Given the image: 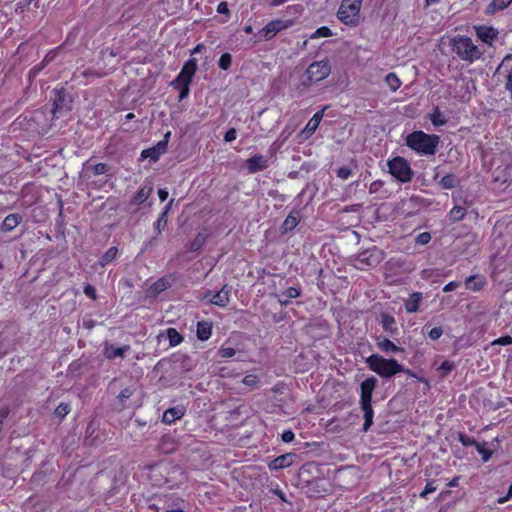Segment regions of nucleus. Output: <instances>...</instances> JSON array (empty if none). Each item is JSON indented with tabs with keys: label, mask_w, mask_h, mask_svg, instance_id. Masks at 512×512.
Instances as JSON below:
<instances>
[{
	"label": "nucleus",
	"mask_w": 512,
	"mask_h": 512,
	"mask_svg": "<svg viewBox=\"0 0 512 512\" xmlns=\"http://www.w3.org/2000/svg\"><path fill=\"white\" fill-rule=\"evenodd\" d=\"M387 264L401 268L404 265V261L401 259H391Z\"/></svg>",
	"instance_id": "nucleus-63"
},
{
	"label": "nucleus",
	"mask_w": 512,
	"mask_h": 512,
	"mask_svg": "<svg viewBox=\"0 0 512 512\" xmlns=\"http://www.w3.org/2000/svg\"><path fill=\"white\" fill-rule=\"evenodd\" d=\"M362 0H342L337 16L348 26L358 25Z\"/></svg>",
	"instance_id": "nucleus-3"
},
{
	"label": "nucleus",
	"mask_w": 512,
	"mask_h": 512,
	"mask_svg": "<svg viewBox=\"0 0 512 512\" xmlns=\"http://www.w3.org/2000/svg\"><path fill=\"white\" fill-rule=\"evenodd\" d=\"M466 215V209L462 206H455L449 212V218L453 222H458Z\"/></svg>",
	"instance_id": "nucleus-32"
},
{
	"label": "nucleus",
	"mask_w": 512,
	"mask_h": 512,
	"mask_svg": "<svg viewBox=\"0 0 512 512\" xmlns=\"http://www.w3.org/2000/svg\"><path fill=\"white\" fill-rule=\"evenodd\" d=\"M381 323H382V327L383 329L390 333V334H396L397 333V327H396V322H395V319L392 315H389V314H382L381 315Z\"/></svg>",
	"instance_id": "nucleus-21"
},
{
	"label": "nucleus",
	"mask_w": 512,
	"mask_h": 512,
	"mask_svg": "<svg viewBox=\"0 0 512 512\" xmlns=\"http://www.w3.org/2000/svg\"><path fill=\"white\" fill-rule=\"evenodd\" d=\"M207 235L200 232L196 235L193 241L190 243L189 251L195 252L198 251L206 242Z\"/></svg>",
	"instance_id": "nucleus-30"
},
{
	"label": "nucleus",
	"mask_w": 512,
	"mask_h": 512,
	"mask_svg": "<svg viewBox=\"0 0 512 512\" xmlns=\"http://www.w3.org/2000/svg\"><path fill=\"white\" fill-rule=\"evenodd\" d=\"M246 167L250 173H256L268 167V160L262 155H255L246 160Z\"/></svg>",
	"instance_id": "nucleus-12"
},
{
	"label": "nucleus",
	"mask_w": 512,
	"mask_h": 512,
	"mask_svg": "<svg viewBox=\"0 0 512 512\" xmlns=\"http://www.w3.org/2000/svg\"><path fill=\"white\" fill-rule=\"evenodd\" d=\"M55 55H56V53H55V52H53V51H52V52H49V53L45 56V58H44V60L42 61V63H41L39 66H35V67H33V69L31 70V72H32V73H34V74H36V73H38L39 71H41V70L45 67V65H46L47 63H49L50 61H52V60L54 59Z\"/></svg>",
	"instance_id": "nucleus-41"
},
{
	"label": "nucleus",
	"mask_w": 512,
	"mask_h": 512,
	"mask_svg": "<svg viewBox=\"0 0 512 512\" xmlns=\"http://www.w3.org/2000/svg\"><path fill=\"white\" fill-rule=\"evenodd\" d=\"M154 288L156 292L164 291L167 288V281L165 279H160L154 284Z\"/></svg>",
	"instance_id": "nucleus-58"
},
{
	"label": "nucleus",
	"mask_w": 512,
	"mask_h": 512,
	"mask_svg": "<svg viewBox=\"0 0 512 512\" xmlns=\"http://www.w3.org/2000/svg\"><path fill=\"white\" fill-rule=\"evenodd\" d=\"M333 33L332 31L326 27V26H322L320 28H318L312 35H311V39H315V38H320V37H330L332 36Z\"/></svg>",
	"instance_id": "nucleus-39"
},
{
	"label": "nucleus",
	"mask_w": 512,
	"mask_h": 512,
	"mask_svg": "<svg viewBox=\"0 0 512 512\" xmlns=\"http://www.w3.org/2000/svg\"><path fill=\"white\" fill-rule=\"evenodd\" d=\"M368 367L383 378L403 372L404 367L395 359H386L378 354H373L366 359Z\"/></svg>",
	"instance_id": "nucleus-2"
},
{
	"label": "nucleus",
	"mask_w": 512,
	"mask_h": 512,
	"mask_svg": "<svg viewBox=\"0 0 512 512\" xmlns=\"http://www.w3.org/2000/svg\"><path fill=\"white\" fill-rule=\"evenodd\" d=\"M477 36L485 43L492 44L498 37V30L493 27L479 26L476 27Z\"/></svg>",
	"instance_id": "nucleus-15"
},
{
	"label": "nucleus",
	"mask_w": 512,
	"mask_h": 512,
	"mask_svg": "<svg viewBox=\"0 0 512 512\" xmlns=\"http://www.w3.org/2000/svg\"><path fill=\"white\" fill-rule=\"evenodd\" d=\"M277 298H278V301L279 303L283 306H286L288 305V303L290 302V299L289 298H286L285 296H281V292L279 294L276 295Z\"/></svg>",
	"instance_id": "nucleus-64"
},
{
	"label": "nucleus",
	"mask_w": 512,
	"mask_h": 512,
	"mask_svg": "<svg viewBox=\"0 0 512 512\" xmlns=\"http://www.w3.org/2000/svg\"><path fill=\"white\" fill-rule=\"evenodd\" d=\"M384 256L385 253L383 250L373 246L358 254L356 266L358 268H363L362 266L375 267L383 261Z\"/></svg>",
	"instance_id": "nucleus-6"
},
{
	"label": "nucleus",
	"mask_w": 512,
	"mask_h": 512,
	"mask_svg": "<svg viewBox=\"0 0 512 512\" xmlns=\"http://www.w3.org/2000/svg\"><path fill=\"white\" fill-rule=\"evenodd\" d=\"M301 219L300 212L297 210H293L283 221L281 226L282 234H287L295 229V227L299 224Z\"/></svg>",
	"instance_id": "nucleus-14"
},
{
	"label": "nucleus",
	"mask_w": 512,
	"mask_h": 512,
	"mask_svg": "<svg viewBox=\"0 0 512 512\" xmlns=\"http://www.w3.org/2000/svg\"><path fill=\"white\" fill-rule=\"evenodd\" d=\"M406 143L419 153L433 155L439 143V136L428 135L423 131H415L407 136Z\"/></svg>",
	"instance_id": "nucleus-1"
},
{
	"label": "nucleus",
	"mask_w": 512,
	"mask_h": 512,
	"mask_svg": "<svg viewBox=\"0 0 512 512\" xmlns=\"http://www.w3.org/2000/svg\"><path fill=\"white\" fill-rule=\"evenodd\" d=\"M385 82L392 91H396L401 85V81L394 73H389L385 78Z\"/></svg>",
	"instance_id": "nucleus-37"
},
{
	"label": "nucleus",
	"mask_w": 512,
	"mask_h": 512,
	"mask_svg": "<svg viewBox=\"0 0 512 512\" xmlns=\"http://www.w3.org/2000/svg\"><path fill=\"white\" fill-rule=\"evenodd\" d=\"M243 384H245L246 386H249V387H254L257 385V383L259 382V379L256 375H253V374H249V375H246L243 380H242Z\"/></svg>",
	"instance_id": "nucleus-46"
},
{
	"label": "nucleus",
	"mask_w": 512,
	"mask_h": 512,
	"mask_svg": "<svg viewBox=\"0 0 512 512\" xmlns=\"http://www.w3.org/2000/svg\"><path fill=\"white\" fill-rule=\"evenodd\" d=\"M442 334H443V330L441 327H434L430 330L429 337L432 340H437L442 336Z\"/></svg>",
	"instance_id": "nucleus-56"
},
{
	"label": "nucleus",
	"mask_w": 512,
	"mask_h": 512,
	"mask_svg": "<svg viewBox=\"0 0 512 512\" xmlns=\"http://www.w3.org/2000/svg\"><path fill=\"white\" fill-rule=\"evenodd\" d=\"M160 155V152L154 146L143 150L141 153L142 158H149L153 162H156L159 159Z\"/></svg>",
	"instance_id": "nucleus-36"
},
{
	"label": "nucleus",
	"mask_w": 512,
	"mask_h": 512,
	"mask_svg": "<svg viewBox=\"0 0 512 512\" xmlns=\"http://www.w3.org/2000/svg\"><path fill=\"white\" fill-rule=\"evenodd\" d=\"M331 72V67L329 65L328 60H321L313 62L309 65L306 70V76L308 81L311 82H319L329 76Z\"/></svg>",
	"instance_id": "nucleus-7"
},
{
	"label": "nucleus",
	"mask_w": 512,
	"mask_h": 512,
	"mask_svg": "<svg viewBox=\"0 0 512 512\" xmlns=\"http://www.w3.org/2000/svg\"><path fill=\"white\" fill-rule=\"evenodd\" d=\"M84 293L92 299L96 298V289L92 285H86L84 287Z\"/></svg>",
	"instance_id": "nucleus-60"
},
{
	"label": "nucleus",
	"mask_w": 512,
	"mask_h": 512,
	"mask_svg": "<svg viewBox=\"0 0 512 512\" xmlns=\"http://www.w3.org/2000/svg\"><path fill=\"white\" fill-rule=\"evenodd\" d=\"M422 300V294L420 292H415L410 295L409 299L405 302V309L409 313L417 312L419 309V303Z\"/></svg>",
	"instance_id": "nucleus-20"
},
{
	"label": "nucleus",
	"mask_w": 512,
	"mask_h": 512,
	"mask_svg": "<svg viewBox=\"0 0 512 512\" xmlns=\"http://www.w3.org/2000/svg\"><path fill=\"white\" fill-rule=\"evenodd\" d=\"M211 336V325L207 322H198L197 324V337L204 341Z\"/></svg>",
	"instance_id": "nucleus-26"
},
{
	"label": "nucleus",
	"mask_w": 512,
	"mask_h": 512,
	"mask_svg": "<svg viewBox=\"0 0 512 512\" xmlns=\"http://www.w3.org/2000/svg\"><path fill=\"white\" fill-rule=\"evenodd\" d=\"M150 192H151V188H142L140 189L134 196L133 198V203L139 205V204H142L143 202H145L149 195H150Z\"/></svg>",
	"instance_id": "nucleus-33"
},
{
	"label": "nucleus",
	"mask_w": 512,
	"mask_h": 512,
	"mask_svg": "<svg viewBox=\"0 0 512 512\" xmlns=\"http://www.w3.org/2000/svg\"><path fill=\"white\" fill-rule=\"evenodd\" d=\"M189 85L186 83H179L178 85H173L174 88L179 89V101L185 99L189 94Z\"/></svg>",
	"instance_id": "nucleus-44"
},
{
	"label": "nucleus",
	"mask_w": 512,
	"mask_h": 512,
	"mask_svg": "<svg viewBox=\"0 0 512 512\" xmlns=\"http://www.w3.org/2000/svg\"><path fill=\"white\" fill-rule=\"evenodd\" d=\"M109 166L106 163H98L92 167L94 175H101L108 172Z\"/></svg>",
	"instance_id": "nucleus-47"
},
{
	"label": "nucleus",
	"mask_w": 512,
	"mask_h": 512,
	"mask_svg": "<svg viewBox=\"0 0 512 512\" xmlns=\"http://www.w3.org/2000/svg\"><path fill=\"white\" fill-rule=\"evenodd\" d=\"M431 121L436 126H442L447 122L438 108H436L434 113L432 114Z\"/></svg>",
	"instance_id": "nucleus-43"
},
{
	"label": "nucleus",
	"mask_w": 512,
	"mask_h": 512,
	"mask_svg": "<svg viewBox=\"0 0 512 512\" xmlns=\"http://www.w3.org/2000/svg\"><path fill=\"white\" fill-rule=\"evenodd\" d=\"M512 0H492L487 7V13H495L496 11L505 9Z\"/></svg>",
	"instance_id": "nucleus-29"
},
{
	"label": "nucleus",
	"mask_w": 512,
	"mask_h": 512,
	"mask_svg": "<svg viewBox=\"0 0 512 512\" xmlns=\"http://www.w3.org/2000/svg\"><path fill=\"white\" fill-rule=\"evenodd\" d=\"M431 235L428 232H422L416 237V243L420 245H426L430 242Z\"/></svg>",
	"instance_id": "nucleus-50"
},
{
	"label": "nucleus",
	"mask_w": 512,
	"mask_h": 512,
	"mask_svg": "<svg viewBox=\"0 0 512 512\" xmlns=\"http://www.w3.org/2000/svg\"><path fill=\"white\" fill-rule=\"evenodd\" d=\"M294 437H295V435H294V433H293L291 430H286V431H284V432L282 433V436H281L282 440H283L285 443H289V442L293 441V440H294Z\"/></svg>",
	"instance_id": "nucleus-59"
},
{
	"label": "nucleus",
	"mask_w": 512,
	"mask_h": 512,
	"mask_svg": "<svg viewBox=\"0 0 512 512\" xmlns=\"http://www.w3.org/2000/svg\"><path fill=\"white\" fill-rule=\"evenodd\" d=\"M377 385V379L370 377L364 380L361 385V400L360 405H368L372 402V394Z\"/></svg>",
	"instance_id": "nucleus-10"
},
{
	"label": "nucleus",
	"mask_w": 512,
	"mask_h": 512,
	"mask_svg": "<svg viewBox=\"0 0 512 512\" xmlns=\"http://www.w3.org/2000/svg\"><path fill=\"white\" fill-rule=\"evenodd\" d=\"M167 336L169 338V342H170L171 346H176V345L180 344L183 340L182 336L174 328H169L167 330Z\"/></svg>",
	"instance_id": "nucleus-35"
},
{
	"label": "nucleus",
	"mask_w": 512,
	"mask_h": 512,
	"mask_svg": "<svg viewBox=\"0 0 512 512\" xmlns=\"http://www.w3.org/2000/svg\"><path fill=\"white\" fill-rule=\"evenodd\" d=\"M236 136H237L236 129H235V128H230V129L226 132V134H225V136H224V140H225L226 142H231V141H233V140H235V139H236Z\"/></svg>",
	"instance_id": "nucleus-57"
},
{
	"label": "nucleus",
	"mask_w": 512,
	"mask_h": 512,
	"mask_svg": "<svg viewBox=\"0 0 512 512\" xmlns=\"http://www.w3.org/2000/svg\"><path fill=\"white\" fill-rule=\"evenodd\" d=\"M377 347L384 353H397V352H403L404 349L396 346L392 341H390L388 338L385 337H377Z\"/></svg>",
	"instance_id": "nucleus-17"
},
{
	"label": "nucleus",
	"mask_w": 512,
	"mask_h": 512,
	"mask_svg": "<svg viewBox=\"0 0 512 512\" xmlns=\"http://www.w3.org/2000/svg\"><path fill=\"white\" fill-rule=\"evenodd\" d=\"M231 290L232 288L229 285H224L217 293H212L211 291L206 292L203 299L208 303L225 307L230 301Z\"/></svg>",
	"instance_id": "nucleus-8"
},
{
	"label": "nucleus",
	"mask_w": 512,
	"mask_h": 512,
	"mask_svg": "<svg viewBox=\"0 0 512 512\" xmlns=\"http://www.w3.org/2000/svg\"><path fill=\"white\" fill-rule=\"evenodd\" d=\"M232 64V56L230 53H224L221 55L218 61V65L222 70H228Z\"/></svg>",
	"instance_id": "nucleus-38"
},
{
	"label": "nucleus",
	"mask_w": 512,
	"mask_h": 512,
	"mask_svg": "<svg viewBox=\"0 0 512 512\" xmlns=\"http://www.w3.org/2000/svg\"><path fill=\"white\" fill-rule=\"evenodd\" d=\"M118 249L116 247L109 248L101 257L99 264L101 267H104L106 264L110 263L117 256Z\"/></svg>",
	"instance_id": "nucleus-31"
},
{
	"label": "nucleus",
	"mask_w": 512,
	"mask_h": 512,
	"mask_svg": "<svg viewBox=\"0 0 512 512\" xmlns=\"http://www.w3.org/2000/svg\"><path fill=\"white\" fill-rule=\"evenodd\" d=\"M12 348V342L6 331L0 332V357L5 355Z\"/></svg>",
	"instance_id": "nucleus-27"
},
{
	"label": "nucleus",
	"mask_w": 512,
	"mask_h": 512,
	"mask_svg": "<svg viewBox=\"0 0 512 512\" xmlns=\"http://www.w3.org/2000/svg\"><path fill=\"white\" fill-rule=\"evenodd\" d=\"M65 107H67L65 91H57L56 98L53 102L52 113L55 115L57 112L62 111Z\"/></svg>",
	"instance_id": "nucleus-23"
},
{
	"label": "nucleus",
	"mask_w": 512,
	"mask_h": 512,
	"mask_svg": "<svg viewBox=\"0 0 512 512\" xmlns=\"http://www.w3.org/2000/svg\"><path fill=\"white\" fill-rule=\"evenodd\" d=\"M458 286H459V284L457 282L452 281L444 286L443 291L450 292V291H453L454 289H456Z\"/></svg>",
	"instance_id": "nucleus-62"
},
{
	"label": "nucleus",
	"mask_w": 512,
	"mask_h": 512,
	"mask_svg": "<svg viewBox=\"0 0 512 512\" xmlns=\"http://www.w3.org/2000/svg\"><path fill=\"white\" fill-rule=\"evenodd\" d=\"M459 440L464 446H472V445L479 446L473 438H471L465 434H459Z\"/></svg>",
	"instance_id": "nucleus-54"
},
{
	"label": "nucleus",
	"mask_w": 512,
	"mask_h": 512,
	"mask_svg": "<svg viewBox=\"0 0 512 512\" xmlns=\"http://www.w3.org/2000/svg\"><path fill=\"white\" fill-rule=\"evenodd\" d=\"M281 296H285L286 298L292 299L300 296V291L296 287H289L286 290L281 292Z\"/></svg>",
	"instance_id": "nucleus-45"
},
{
	"label": "nucleus",
	"mask_w": 512,
	"mask_h": 512,
	"mask_svg": "<svg viewBox=\"0 0 512 512\" xmlns=\"http://www.w3.org/2000/svg\"><path fill=\"white\" fill-rule=\"evenodd\" d=\"M217 12L220 14H229L227 2H220L217 7Z\"/></svg>",
	"instance_id": "nucleus-61"
},
{
	"label": "nucleus",
	"mask_w": 512,
	"mask_h": 512,
	"mask_svg": "<svg viewBox=\"0 0 512 512\" xmlns=\"http://www.w3.org/2000/svg\"><path fill=\"white\" fill-rule=\"evenodd\" d=\"M197 70V62L195 59H189L182 67L181 72L172 81V85H178L179 83L190 84L192 78Z\"/></svg>",
	"instance_id": "nucleus-9"
},
{
	"label": "nucleus",
	"mask_w": 512,
	"mask_h": 512,
	"mask_svg": "<svg viewBox=\"0 0 512 512\" xmlns=\"http://www.w3.org/2000/svg\"><path fill=\"white\" fill-rule=\"evenodd\" d=\"M453 51L466 61H473L480 57L478 48L469 37L458 36L451 40Z\"/></svg>",
	"instance_id": "nucleus-4"
},
{
	"label": "nucleus",
	"mask_w": 512,
	"mask_h": 512,
	"mask_svg": "<svg viewBox=\"0 0 512 512\" xmlns=\"http://www.w3.org/2000/svg\"><path fill=\"white\" fill-rule=\"evenodd\" d=\"M454 368V363L449 361H444L439 367V371L441 372V376L445 377L452 369Z\"/></svg>",
	"instance_id": "nucleus-48"
},
{
	"label": "nucleus",
	"mask_w": 512,
	"mask_h": 512,
	"mask_svg": "<svg viewBox=\"0 0 512 512\" xmlns=\"http://www.w3.org/2000/svg\"><path fill=\"white\" fill-rule=\"evenodd\" d=\"M436 489H437V487L435 486V481H433V480H432V481H429V482L426 484V486H425L424 490L420 493V497L424 498V497H426L428 494L435 492V491H436Z\"/></svg>",
	"instance_id": "nucleus-49"
},
{
	"label": "nucleus",
	"mask_w": 512,
	"mask_h": 512,
	"mask_svg": "<svg viewBox=\"0 0 512 512\" xmlns=\"http://www.w3.org/2000/svg\"><path fill=\"white\" fill-rule=\"evenodd\" d=\"M133 395V390L129 387L124 388L118 395V399L121 403L129 399Z\"/></svg>",
	"instance_id": "nucleus-53"
},
{
	"label": "nucleus",
	"mask_w": 512,
	"mask_h": 512,
	"mask_svg": "<svg viewBox=\"0 0 512 512\" xmlns=\"http://www.w3.org/2000/svg\"><path fill=\"white\" fill-rule=\"evenodd\" d=\"M512 344V337L509 336V335H506V336H503V337H500L496 340H494L492 342V345H502V346H506V345H511Z\"/></svg>",
	"instance_id": "nucleus-52"
},
{
	"label": "nucleus",
	"mask_w": 512,
	"mask_h": 512,
	"mask_svg": "<svg viewBox=\"0 0 512 512\" xmlns=\"http://www.w3.org/2000/svg\"><path fill=\"white\" fill-rule=\"evenodd\" d=\"M389 172L399 181L406 183L412 178V170L409 163L402 157H395L388 162Z\"/></svg>",
	"instance_id": "nucleus-5"
},
{
	"label": "nucleus",
	"mask_w": 512,
	"mask_h": 512,
	"mask_svg": "<svg viewBox=\"0 0 512 512\" xmlns=\"http://www.w3.org/2000/svg\"><path fill=\"white\" fill-rule=\"evenodd\" d=\"M297 459V454L295 453H286L283 455H280L273 459L269 464L268 467L270 470H280L287 467H290L295 463Z\"/></svg>",
	"instance_id": "nucleus-11"
},
{
	"label": "nucleus",
	"mask_w": 512,
	"mask_h": 512,
	"mask_svg": "<svg viewBox=\"0 0 512 512\" xmlns=\"http://www.w3.org/2000/svg\"><path fill=\"white\" fill-rule=\"evenodd\" d=\"M173 201H174L173 199L170 200V202L166 206L165 210L161 213L160 217L157 220L156 228L158 230V233H161L162 230H164L167 226V222H168L167 214H168L169 209L171 208Z\"/></svg>",
	"instance_id": "nucleus-28"
},
{
	"label": "nucleus",
	"mask_w": 512,
	"mask_h": 512,
	"mask_svg": "<svg viewBox=\"0 0 512 512\" xmlns=\"http://www.w3.org/2000/svg\"><path fill=\"white\" fill-rule=\"evenodd\" d=\"M351 169L348 168V167H340L338 170H337V176L341 179H348L349 176L351 175Z\"/></svg>",
	"instance_id": "nucleus-55"
},
{
	"label": "nucleus",
	"mask_w": 512,
	"mask_h": 512,
	"mask_svg": "<svg viewBox=\"0 0 512 512\" xmlns=\"http://www.w3.org/2000/svg\"><path fill=\"white\" fill-rule=\"evenodd\" d=\"M70 412V407L67 403H60L55 409V416L63 419Z\"/></svg>",
	"instance_id": "nucleus-42"
},
{
	"label": "nucleus",
	"mask_w": 512,
	"mask_h": 512,
	"mask_svg": "<svg viewBox=\"0 0 512 512\" xmlns=\"http://www.w3.org/2000/svg\"><path fill=\"white\" fill-rule=\"evenodd\" d=\"M22 217L17 214H9L5 217V219L2 222V230L3 231H12L15 227H17L21 221Z\"/></svg>",
	"instance_id": "nucleus-19"
},
{
	"label": "nucleus",
	"mask_w": 512,
	"mask_h": 512,
	"mask_svg": "<svg viewBox=\"0 0 512 512\" xmlns=\"http://www.w3.org/2000/svg\"><path fill=\"white\" fill-rule=\"evenodd\" d=\"M170 135H171V132L168 131L165 135H164V138L159 141L154 147L157 148V150L160 152V154L162 155L163 153H165L167 151V146H168V142H169V138H170Z\"/></svg>",
	"instance_id": "nucleus-40"
},
{
	"label": "nucleus",
	"mask_w": 512,
	"mask_h": 512,
	"mask_svg": "<svg viewBox=\"0 0 512 512\" xmlns=\"http://www.w3.org/2000/svg\"><path fill=\"white\" fill-rule=\"evenodd\" d=\"M218 353L222 358H230L236 354V350L232 347H222Z\"/></svg>",
	"instance_id": "nucleus-51"
},
{
	"label": "nucleus",
	"mask_w": 512,
	"mask_h": 512,
	"mask_svg": "<svg viewBox=\"0 0 512 512\" xmlns=\"http://www.w3.org/2000/svg\"><path fill=\"white\" fill-rule=\"evenodd\" d=\"M324 111L325 108L322 109L321 111L316 112L307 123L305 130H307L309 133H314L323 118Z\"/></svg>",
	"instance_id": "nucleus-25"
},
{
	"label": "nucleus",
	"mask_w": 512,
	"mask_h": 512,
	"mask_svg": "<svg viewBox=\"0 0 512 512\" xmlns=\"http://www.w3.org/2000/svg\"><path fill=\"white\" fill-rule=\"evenodd\" d=\"M485 284V278L479 275L469 276L465 281L466 288L472 291H480L485 286Z\"/></svg>",
	"instance_id": "nucleus-18"
},
{
	"label": "nucleus",
	"mask_w": 512,
	"mask_h": 512,
	"mask_svg": "<svg viewBox=\"0 0 512 512\" xmlns=\"http://www.w3.org/2000/svg\"><path fill=\"white\" fill-rule=\"evenodd\" d=\"M457 183V178L452 174L445 175L444 177H442L440 181V184L444 189L454 188L457 185Z\"/></svg>",
	"instance_id": "nucleus-34"
},
{
	"label": "nucleus",
	"mask_w": 512,
	"mask_h": 512,
	"mask_svg": "<svg viewBox=\"0 0 512 512\" xmlns=\"http://www.w3.org/2000/svg\"><path fill=\"white\" fill-rule=\"evenodd\" d=\"M292 20H274L269 22L264 28L263 31L266 35L271 34V37L276 35L278 32L289 28L293 25Z\"/></svg>",
	"instance_id": "nucleus-13"
},
{
	"label": "nucleus",
	"mask_w": 512,
	"mask_h": 512,
	"mask_svg": "<svg viewBox=\"0 0 512 512\" xmlns=\"http://www.w3.org/2000/svg\"><path fill=\"white\" fill-rule=\"evenodd\" d=\"M129 349V346L115 347L112 344L105 343L103 353L107 359H114L116 357L124 358L125 352Z\"/></svg>",
	"instance_id": "nucleus-16"
},
{
	"label": "nucleus",
	"mask_w": 512,
	"mask_h": 512,
	"mask_svg": "<svg viewBox=\"0 0 512 512\" xmlns=\"http://www.w3.org/2000/svg\"><path fill=\"white\" fill-rule=\"evenodd\" d=\"M183 416V411L179 407H173L166 410L163 414L162 420L165 423H172L177 419H180Z\"/></svg>",
	"instance_id": "nucleus-22"
},
{
	"label": "nucleus",
	"mask_w": 512,
	"mask_h": 512,
	"mask_svg": "<svg viewBox=\"0 0 512 512\" xmlns=\"http://www.w3.org/2000/svg\"><path fill=\"white\" fill-rule=\"evenodd\" d=\"M362 411L364 412V424L363 431H368V429L373 424V408L371 404L368 405H360Z\"/></svg>",
	"instance_id": "nucleus-24"
}]
</instances>
